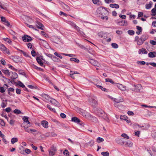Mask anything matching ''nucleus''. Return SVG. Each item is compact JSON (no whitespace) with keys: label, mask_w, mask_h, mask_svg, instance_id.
<instances>
[{"label":"nucleus","mask_w":156,"mask_h":156,"mask_svg":"<svg viewBox=\"0 0 156 156\" xmlns=\"http://www.w3.org/2000/svg\"><path fill=\"white\" fill-rule=\"evenodd\" d=\"M96 12L98 16L101 19L106 20H108V12L105 8L100 7L97 9Z\"/></svg>","instance_id":"1"},{"label":"nucleus","mask_w":156,"mask_h":156,"mask_svg":"<svg viewBox=\"0 0 156 156\" xmlns=\"http://www.w3.org/2000/svg\"><path fill=\"white\" fill-rule=\"evenodd\" d=\"M88 101L90 104L93 106L97 105L98 100L96 96L92 95L88 96Z\"/></svg>","instance_id":"2"},{"label":"nucleus","mask_w":156,"mask_h":156,"mask_svg":"<svg viewBox=\"0 0 156 156\" xmlns=\"http://www.w3.org/2000/svg\"><path fill=\"white\" fill-rule=\"evenodd\" d=\"M108 34V33L104 31L100 32L98 34V37L103 39L107 38Z\"/></svg>","instance_id":"3"},{"label":"nucleus","mask_w":156,"mask_h":156,"mask_svg":"<svg viewBox=\"0 0 156 156\" xmlns=\"http://www.w3.org/2000/svg\"><path fill=\"white\" fill-rule=\"evenodd\" d=\"M57 151L56 148L52 146L48 150L49 155L50 156H52L55 155V151Z\"/></svg>","instance_id":"4"},{"label":"nucleus","mask_w":156,"mask_h":156,"mask_svg":"<svg viewBox=\"0 0 156 156\" xmlns=\"http://www.w3.org/2000/svg\"><path fill=\"white\" fill-rule=\"evenodd\" d=\"M23 128L24 129L25 131L29 133H33L34 132H36L37 131L36 129H31L29 128L28 127L24 126Z\"/></svg>","instance_id":"5"},{"label":"nucleus","mask_w":156,"mask_h":156,"mask_svg":"<svg viewBox=\"0 0 156 156\" xmlns=\"http://www.w3.org/2000/svg\"><path fill=\"white\" fill-rule=\"evenodd\" d=\"M0 49L1 51H2L5 53H6L7 54H9L10 53L9 50L5 45L2 44H1L0 45Z\"/></svg>","instance_id":"6"},{"label":"nucleus","mask_w":156,"mask_h":156,"mask_svg":"<svg viewBox=\"0 0 156 156\" xmlns=\"http://www.w3.org/2000/svg\"><path fill=\"white\" fill-rule=\"evenodd\" d=\"M50 102L55 106L57 107H60V106L59 103L55 99L51 98V99L50 100Z\"/></svg>","instance_id":"7"},{"label":"nucleus","mask_w":156,"mask_h":156,"mask_svg":"<svg viewBox=\"0 0 156 156\" xmlns=\"http://www.w3.org/2000/svg\"><path fill=\"white\" fill-rule=\"evenodd\" d=\"M133 86L135 87V89H133L131 88V90L135 92H139L142 88V86L141 84H138L136 85H134Z\"/></svg>","instance_id":"8"},{"label":"nucleus","mask_w":156,"mask_h":156,"mask_svg":"<svg viewBox=\"0 0 156 156\" xmlns=\"http://www.w3.org/2000/svg\"><path fill=\"white\" fill-rule=\"evenodd\" d=\"M23 41L24 42H29L32 40L31 37L28 35H25L22 37Z\"/></svg>","instance_id":"9"},{"label":"nucleus","mask_w":156,"mask_h":156,"mask_svg":"<svg viewBox=\"0 0 156 156\" xmlns=\"http://www.w3.org/2000/svg\"><path fill=\"white\" fill-rule=\"evenodd\" d=\"M9 76H10L11 78L13 80L17 78L18 77V75L16 73L12 72H10V74Z\"/></svg>","instance_id":"10"},{"label":"nucleus","mask_w":156,"mask_h":156,"mask_svg":"<svg viewBox=\"0 0 156 156\" xmlns=\"http://www.w3.org/2000/svg\"><path fill=\"white\" fill-rule=\"evenodd\" d=\"M41 124L42 126L45 128L48 127V122L46 120H43L41 122Z\"/></svg>","instance_id":"11"},{"label":"nucleus","mask_w":156,"mask_h":156,"mask_svg":"<svg viewBox=\"0 0 156 156\" xmlns=\"http://www.w3.org/2000/svg\"><path fill=\"white\" fill-rule=\"evenodd\" d=\"M117 86L119 89L122 90L124 91L126 90V86H123L122 84L117 83Z\"/></svg>","instance_id":"12"},{"label":"nucleus","mask_w":156,"mask_h":156,"mask_svg":"<svg viewBox=\"0 0 156 156\" xmlns=\"http://www.w3.org/2000/svg\"><path fill=\"white\" fill-rule=\"evenodd\" d=\"M139 53L140 54H147V52L145 49L144 48H142L141 49L139 50Z\"/></svg>","instance_id":"13"},{"label":"nucleus","mask_w":156,"mask_h":156,"mask_svg":"<svg viewBox=\"0 0 156 156\" xmlns=\"http://www.w3.org/2000/svg\"><path fill=\"white\" fill-rule=\"evenodd\" d=\"M41 56H38L36 58V60L37 62L41 66H43V63L41 62Z\"/></svg>","instance_id":"14"},{"label":"nucleus","mask_w":156,"mask_h":156,"mask_svg":"<svg viewBox=\"0 0 156 156\" xmlns=\"http://www.w3.org/2000/svg\"><path fill=\"white\" fill-rule=\"evenodd\" d=\"M8 86L6 84H4L3 87H1L0 88V92L2 93L4 92L5 91V88L7 89L8 88Z\"/></svg>","instance_id":"15"},{"label":"nucleus","mask_w":156,"mask_h":156,"mask_svg":"<svg viewBox=\"0 0 156 156\" xmlns=\"http://www.w3.org/2000/svg\"><path fill=\"white\" fill-rule=\"evenodd\" d=\"M71 121L77 123H80L81 122L80 120L79 119L75 117H72L71 119Z\"/></svg>","instance_id":"16"},{"label":"nucleus","mask_w":156,"mask_h":156,"mask_svg":"<svg viewBox=\"0 0 156 156\" xmlns=\"http://www.w3.org/2000/svg\"><path fill=\"white\" fill-rule=\"evenodd\" d=\"M36 25L38 28L41 29V30H44L43 28L44 27L41 23L39 22H37V23Z\"/></svg>","instance_id":"17"},{"label":"nucleus","mask_w":156,"mask_h":156,"mask_svg":"<svg viewBox=\"0 0 156 156\" xmlns=\"http://www.w3.org/2000/svg\"><path fill=\"white\" fill-rule=\"evenodd\" d=\"M100 114H98L99 116L103 117L104 119L107 122H108L109 119L108 117H107L106 115V116L105 117H104L105 116L104 115H103L104 116H103V114L105 115V113L104 112L102 111V112Z\"/></svg>","instance_id":"18"},{"label":"nucleus","mask_w":156,"mask_h":156,"mask_svg":"<svg viewBox=\"0 0 156 156\" xmlns=\"http://www.w3.org/2000/svg\"><path fill=\"white\" fill-rule=\"evenodd\" d=\"M156 51L150 52L148 54V56L150 58H154L156 57Z\"/></svg>","instance_id":"19"},{"label":"nucleus","mask_w":156,"mask_h":156,"mask_svg":"<svg viewBox=\"0 0 156 156\" xmlns=\"http://www.w3.org/2000/svg\"><path fill=\"white\" fill-rule=\"evenodd\" d=\"M123 101V99L121 98H120L119 99H116V103L114 104V105L115 107H118V106L116 105L117 104H118L120 102H122Z\"/></svg>","instance_id":"20"},{"label":"nucleus","mask_w":156,"mask_h":156,"mask_svg":"<svg viewBox=\"0 0 156 156\" xmlns=\"http://www.w3.org/2000/svg\"><path fill=\"white\" fill-rule=\"evenodd\" d=\"M137 125L140 128H143L144 129L146 130L147 129L150 127V125L149 124H145L142 126H140L139 125Z\"/></svg>","instance_id":"21"},{"label":"nucleus","mask_w":156,"mask_h":156,"mask_svg":"<svg viewBox=\"0 0 156 156\" xmlns=\"http://www.w3.org/2000/svg\"><path fill=\"white\" fill-rule=\"evenodd\" d=\"M92 2L95 4L97 5H102V3L99 0H92Z\"/></svg>","instance_id":"22"},{"label":"nucleus","mask_w":156,"mask_h":156,"mask_svg":"<svg viewBox=\"0 0 156 156\" xmlns=\"http://www.w3.org/2000/svg\"><path fill=\"white\" fill-rule=\"evenodd\" d=\"M153 5V2L151 1H150L149 2V4H146L145 5V7L147 9H150Z\"/></svg>","instance_id":"23"},{"label":"nucleus","mask_w":156,"mask_h":156,"mask_svg":"<svg viewBox=\"0 0 156 156\" xmlns=\"http://www.w3.org/2000/svg\"><path fill=\"white\" fill-rule=\"evenodd\" d=\"M136 29L138 30L136 32V34H140L142 32V30L141 27L139 26H136Z\"/></svg>","instance_id":"24"},{"label":"nucleus","mask_w":156,"mask_h":156,"mask_svg":"<svg viewBox=\"0 0 156 156\" xmlns=\"http://www.w3.org/2000/svg\"><path fill=\"white\" fill-rule=\"evenodd\" d=\"M144 42L148 38V36L146 34H144L140 37Z\"/></svg>","instance_id":"25"},{"label":"nucleus","mask_w":156,"mask_h":156,"mask_svg":"<svg viewBox=\"0 0 156 156\" xmlns=\"http://www.w3.org/2000/svg\"><path fill=\"white\" fill-rule=\"evenodd\" d=\"M125 142V139L124 138L120 139L117 141L118 143L119 144L122 145L124 144Z\"/></svg>","instance_id":"26"},{"label":"nucleus","mask_w":156,"mask_h":156,"mask_svg":"<svg viewBox=\"0 0 156 156\" xmlns=\"http://www.w3.org/2000/svg\"><path fill=\"white\" fill-rule=\"evenodd\" d=\"M110 6L112 8L118 9L119 8V6L116 4H111L110 5Z\"/></svg>","instance_id":"27"},{"label":"nucleus","mask_w":156,"mask_h":156,"mask_svg":"<svg viewBox=\"0 0 156 156\" xmlns=\"http://www.w3.org/2000/svg\"><path fill=\"white\" fill-rule=\"evenodd\" d=\"M70 24L72 27H74L76 30H78V29H79V27L77 26L75 23L71 22L70 23Z\"/></svg>","instance_id":"28"},{"label":"nucleus","mask_w":156,"mask_h":156,"mask_svg":"<svg viewBox=\"0 0 156 156\" xmlns=\"http://www.w3.org/2000/svg\"><path fill=\"white\" fill-rule=\"evenodd\" d=\"M2 72L5 74L8 75L9 76L10 74V72L8 69H2Z\"/></svg>","instance_id":"29"},{"label":"nucleus","mask_w":156,"mask_h":156,"mask_svg":"<svg viewBox=\"0 0 156 156\" xmlns=\"http://www.w3.org/2000/svg\"><path fill=\"white\" fill-rule=\"evenodd\" d=\"M142 39L140 38L137 41V44L139 45H140L144 43Z\"/></svg>","instance_id":"30"},{"label":"nucleus","mask_w":156,"mask_h":156,"mask_svg":"<svg viewBox=\"0 0 156 156\" xmlns=\"http://www.w3.org/2000/svg\"><path fill=\"white\" fill-rule=\"evenodd\" d=\"M80 114L83 116H86L87 115V113L85 110L82 109Z\"/></svg>","instance_id":"31"},{"label":"nucleus","mask_w":156,"mask_h":156,"mask_svg":"<svg viewBox=\"0 0 156 156\" xmlns=\"http://www.w3.org/2000/svg\"><path fill=\"white\" fill-rule=\"evenodd\" d=\"M19 50L23 54L24 56L25 57H30V56L28 54L27 52H24L22 50Z\"/></svg>","instance_id":"32"},{"label":"nucleus","mask_w":156,"mask_h":156,"mask_svg":"<svg viewBox=\"0 0 156 156\" xmlns=\"http://www.w3.org/2000/svg\"><path fill=\"white\" fill-rule=\"evenodd\" d=\"M17 84L22 88L25 87V86L24 84L20 81H18Z\"/></svg>","instance_id":"33"},{"label":"nucleus","mask_w":156,"mask_h":156,"mask_svg":"<svg viewBox=\"0 0 156 156\" xmlns=\"http://www.w3.org/2000/svg\"><path fill=\"white\" fill-rule=\"evenodd\" d=\"M70 61H74L76 62H79V60L76 58H70Z\"/></svg>","instance_id":"34"},{"label":"nucleus","mask_w":156,"mask_h":156,"mask_svg":"<svg viewBox=\"0 0 156 156\" xmlns=\"http://www.w3.org/2000/svg\"><path fill=\"white\" fill-rule=\"evenodd\" d=\"M151 12L152 13L151 14L152 16H155L156 15V9L155 8H154L152 9Z\"/></svg>","instance_id":"35"},{"label":"nucleus","mask_w":156,"mask_h":156,"mask_svg":"<svg viewBox=\"0 0 156 156\" xmlns=\"http://www.w3.org/2000/svg\"><path fill=\"white\" fill-rule=\"evenodd\" d=\"M18 139L17 138H13L11 140V142L12 144H14L15 143L17 142Z\"/></svg>","instance_id":"36"},{"label":"nucleus","mask_w":156,"mask_h":156,"mask_svg":"<svg viewBox=\"0 0 156 156\" xmlns=\"http://www.w3.org/2000/svg\"><path fill=\"white\" fill-rule=\"evenodd\" d=\"M101 154L103 156H109V153L108 151H103L101 153Z\"/></svg>","instance_id":"37"},{"label":"nucleus","mask_w":156,"mask_h":156,"mask_svg":"<svg viewBox=\"0 0 156 156\" xmlns=\"http://www.w3.org/2000/svg\"><path fill=\"white\" fill-rule=\"evenodd\" d=\"M14 90L12 88H9L8 89V93L10 95H12V94L10 93L11 92H14Z\"/></svg>","instance_id":"38"},{"label":"nucleus","mask_w":156,"mask_h":156,"mask_svg":"<svg viewBox=\"0 0 156 156\" xmlns=\"http://www.w3.org/2000/svg\"><path fill=\"white\" fill-rule=\"evenodd\" d=\"M97 141L98 143H100L103 142L104 141V139L102 138L98 137L97 138Z\"/></svg>","instance_id":"39"},{"label":"nucleus","mask_w":156,"mask_h":156,"mask_svg":"<svg viewBox=\"0 0 156 156\" xmlns=\"http://www.w3.org/2000/svg\"><path fill=\"white\" fill-rule=\"evenodd\" d=\"M13 112L14 113L16 114H21L22 112L21 111L17 109H15L13 111Z\"/></svg>","instance_id":"40"},{"label":"nucleus","mask_w":156,"mask_h":156,"mask_svg":"<svg viewBox=\"0 0 156 156\" xmlns=\"http://www.w3.org/2000/svg\"><path fill=\"white\" fill-rule=\"evenodd\" d=\"M61 53H62L61 54H58L57 52H55L54 53V55L62 59V57L61 56V55H62Z\"/></svg>","instance_id":"41"},{"label":"nucleus","mask_w":156,"mask_h":156,"mask_svg":"<svg viewBox=\"0 0 156 156\" xmlns=\"http://www.w3.org/2000/svg\"><path fill=\"white\" fill-rule=\"evenodd\" d=\"M43 96L46 99L50 101V100H51V98L48 95L46 94H44Z\"/></svg>","instance_id":"42"},{"label":"nucleus","mask_w":156,"mask_h":156,"mask_svg":"<svg viewBox=\"0 0 156 156\" xmlns=\"http://www.w3.org/2000/svg\"><path fill=\"white\" fill-rule=\"evenodd\" d=\"M105 81L107 82H109L111 83L112 84L114 83V82L113 80L109 78H106L105 79Z\"/></svg>","instance_id":"43"},{"label":"nucleus","mask_w":156,"mask_h":156,"mask_svg":"<svg viewBox=\"0 0 156 156\" xmlns=\"http://www.w3.org/2000/svg\"><path fill=\"white\" fill-rule=\"evenodd\" d=\"M127 32L128 34L131 35H133L134 34V31L132 30H129Z\"/></svg>","instance_id":"44"},{"label":"nucleus","mask_w":156,"mask_h":156,"mask_svg":"<svg viewBox=\"0 0 156 156\" xmlns=\"http://www.w3.org/2000/svg\"><path fill=\"white\" fill-rule=\"evenodd\" d=\"M28 119V117L26 116H24L23 118V121L26 122H27L29 121Z\"/></svg>","instance_id":"45"},{"label":"nucleus","mask_w":156,"mask_h":156,"mask_svg":"<svg viewBox=\"0 0 156 156\" xmlns=\"http://www.w3.org/2000/svg\"><path fill=\"white\" fill-rule=\"evenodd\" d=\"M3 40L5 41H7L9 43H10L12 42L11 40L8 38H3Z\"/></svg>","instance_id":"46"},{"label":"nucleus","mask_w":156,"mask_h":156,"mask_svg":"<svg viewBox=\"0 0 156 156\" xmlns=\"http://www.w3.org/2000/svg\"><path fill=\"white\" fill-rule=\"evenodd\" d=\"M82 36H84L85 35V34L83 33V32L80 30V28L79 27V29L78 30H76Z\"/></svg>","instance_id":"47"},{"label":"nucleus","mask_w":156,"mask_h":156,"mask_svg":"<svg viewBox=\"0 0 156 156\" xmlns=\"http://www.w3.org/2000/svg\"><path fill=\"white\" fill-rule=\"evenodd\" d=\"M111 45L112 47L115 48H117L118 47V44L115 43H112Z\"/></svg>","instance_id":"48"},{"label":"nucleus","mask_w":156,"mask_h":156,"mask_svg":"<svg viewBox=\"0 0 156 156\" xmlns=\"http://www.w3.org/2000/svg\"><path fill=\"white\" fill-rule=\"evenodd\" d=\"M93 65L94 66H96L98 67H99L100 66V64L98 63L96 61H94V63H93Z\"/></svg>","instance_id":"49"},{"label":"nucleus","mask_w":156,"mask_h":156,"mask_svg":"<svg viewBox=\"0 0 156 156\" xmlns=\"http://www.w3.org/2000/svg\"><path fill=\"white\" fill-rule=\"evenodd\" d=\"M0 124L2 126H5V122L2 119H0Z\"/></svg>","instance_id":"50"},{"label":"nucleus","mask_w":156,"mask_h":156,"mask_svg":"<svg viewBox=\"0 0 156 156\" xmlns=\"http://www.w3.org/2000/svg\"><path fill=\"white\" fill-rule=\"evenodd\" d=\"M91 120L94 122H96L98 121V119L95 117L92 116L91 118Z\"/></svg>","instance_id":"51"},{"label":"nucleus","mask_w":156,"mask_h":156,"mask_svg":"<svg viewBox=\"0 0 156 156\" xmlns=\"http://www.w3.org/2000/svg\"><path fill=\"white\" fill-rule=\"evenodd\" d=\"M136 63L138 64H140L142 65H144L146 64L145 62L144 61H137Z\"/></svg>","instance_id":"52"},{"label":"nucleus","mask_w":156,"mask_h":156,"mask_svg":"<svg viewBox=\"0 0 156 156\" xmlns=\"http://www.w3.org/2000/svg\"><path fill=\"white\" fill-rule=\"evenodd\" d=\"M120 118L121 119L125 120H126V119H127V117L125 115H121Z\"/></svg>","instance_id":"53"},{"label":"nucleus","mask_w":156,"mask_h":156,"mask_svg":"<svg viewBox=\"0 0 156 156\" xmlns=\"http://www.w3.org/2000/svg\"><path fill=\"white\" fill-rule=\"evenodd\" d=\"M94 141L93 140H91L89 142H88V144L91 147L93 146L94 144Z\"/></svg>","instance_id":"54"},{"label":"nucleus","mask_w":156,"mask_h":156,"mask_svg":"<svg viewBox=\"0 0 156 156\" xmlns=\"http://www.w3.org/2000/svg\"><path fill=\"white\" fill-rule=\"evenodd\" d=\"M121 136L127 139H129V137L126 133H123L122 134Z\"/></svg>","instance_id":"55"},{"label":"nucleus","mask_w":156,"mask_h":156,"mask_svg":"<svg viewBox=\"0 0 156 156\" xmlns=\"http://www.w3.org/2000/svg\"><path fill=\"white\" fill-rule=\"evenodd\" d=\"M63 154L65 155H66V156L69 155V151L66 149L64 150L63 152Z\"/></svg>","instance_id":"56"},{"label":"nucleus","mask_w":156,"mask_h":156,"mask_svg":"<svg viewBox=\"0 0 156 156\" xmlns=\"http://www.w3.org/2000/svg\"><path fill=\"white\" fill-rule=\"evenodd\" d=\"M150 44L153 45H156V41H155L151 40L150 41Z\"/></svg>","instance_id":"57"},{"label":"nucleus","mask_w":156,"mask_h":156,"mask_svg":"<svg viewBox=\"0 0 156 156\" xmlns=\"http://www.w3.org/2000/svg\"><path fill=\"white\" fill-rule=\"evenodd\" d=\"M97 87H98L100 88L102 90H103L104 91H105L106 89L103 87H102V86L100 85H97Z\"/></svg>","instance_id":"58"},{"label":"nucleus","mask_w":156,"mask_h":156,"mask_svg":"<svg viewBox=\"0 0 156 156\" xmlns=\"http://www.w3.org/2000/svg\"><path fill=\"white\" fill-rule=\"evenodd\" d=\"M21 90L19 88H16V92L18 94H20L21 93Z\"/></svg>","instance_id":"59"},{"label":"nucleus","mask_w":156,"mask_h":156,"mask_svg":"<svg viewBox=\"0 0 156 156\" xmlns=\"http://www.w3.org/2000/svg\"><path fill=\"white\" fill-rule=\"evenodd\" d=\"M15 121L11 119V120L9 122V123L12 126H13L14 125V123H15Z\"/></svg>","instance_id":"60"},{"label":"nucleus","mask_w":156,"mask_h":156,"mask_svg":"<svg viewBox=\"0 0 156 156\" xmlns=\"http://www.w3.org/2000/svg\"><path fill=\"white\" fill-rule=\"evenodd\" d=\"M31 54L32 55L33 57H34L36 55V52L34 50H32L31 51Z\"/></svg>","instance_id":"61"},{"label":"nucleus","mask_w":156,"mask_h":156,"mask_svg":"<svg viewBox=\"0 0 156 156\" xmlns=\"http://www.w3.org/2000/svg\"><path fill=\"white\" fill-rule=\"evenodd\" d=\"M1 115L2 117L5 118L7 120V121H8L9 118L6 115H5L4 113H2V114H1Z\"/></svg>","instance_id":"62"},{"label":"nucleus","mask_w":156,"mask_h":156,"mask_svg":"<svg viewBox=\"0 0 156 156\" xmlns=\"http://www.w3.org/2000/svg\"><path fill=\"white\" fill-rule=\"evenodd\" d=\"M126 145L129 147H132L133 145V144L130 142H126Z\"/></svg>","instance_id":"63"},{"label":"nucleus","mask_w":156,"mask_h":156,"mask_svg":"<svg viewBox=\"0 0 156 156\" xmlns=\"http://www.w3.org/2000/svg\"><path fill=\"white\" fill-rule=\"evenodd\" d=\"M25 152L26 153L29 154L30 153L31 151L29 149L26 148L25 150Z\"/></svg>","instance_id":"64"}]
</instances>
